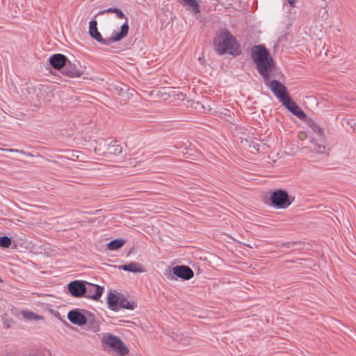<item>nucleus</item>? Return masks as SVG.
I'll list each match as a JSON object with an SVG mask.
<instances>
[{"instance_id":"f257e3e1","label":"nucleus","mask_w":356,"mask_h":356,"mask_svg":"<svg viewBox=\"0 0 356 356\" xmlns=\"http://www.w3.org/2000/svg\"><path fill=\"white\" fill-rule=\"evenodd\" d=\"M251 56L259 74L275 96L281 103L288 99L290 96L286 86L278 80L270 81V74L275 70V63L266 47L263 44L253 46Z\"/></svg>"},{"instance_id":"1a4fd4ad","label":"nucleus","mask_w":356,"mask_h":356,"mask_svg":"<svg viewBox=\"0 0 356 356\" xmlns=\"http://www.w3.org/2000/svg\"><path fill=\"white\" fill-rule=\"evenodd\" d=\"M284 105L293 115H296L300 120L306 118L307 115L301 109V108L297 105V104L289 97L285 99L282 103Z\"/></svg>"},{"instance_id":"2eb2a0df","label":"nucleus","mask_w":356,"mask_h":356,"mask_svg":"<svg viewBox=\"0 0 356 356\" xmlns=\"http://www.w3.org/2000/svg\"><path fill=\"white\" fill-rule=\"evenodd\" d=\"M108 307L113 311L117 312L119 309L120 298L110 291L107 296Z\"/></svg>"},{"instance_id":"5701e85b","label":"nucleus","mask_w":356,"mask_h":356,"mask_svg":"<svg viewBox=\"0 0 356 356\" xmlns=\"http://www.w3.org/2000/svg\"><path fill=\"white\" fill-rule=\"evenodd\" d=\"M12 240L7 236H0V247L3 248H8L10 246Z\"/></svg>"},{"instance_id":"a878e982","label":"nucleus","mask_w":356,"mask_h":356,"mask_svg":"<svg viewBox=\"0 0 356 356\" xmlns=\"http://www.w3.org/2000/svg\"><path fill=\"white\" fill-rule=\"evenodd\" d=\"M291 7H295L296 0H286Z\"/></svg>"},{"instance_id":"a211bd4d","label":"nucleus","mask_w":356,"mask_h":356,"mask_svg":"<svg viewBox=\"0 0 356 356\" xmlns=\"http://www.w3.org/2000/svg\"><path fill=\"white\" fill-rule=\"evenodd\" d=\"M113 13V14L116 15L117 18L118 19H124L125 18L126 20L127 19V17H125V15L123 13V12L117 8L111 7L107 9L100 10L98 13V15H104L105 13Z\"/></svg>"},{"instance_id":"f03ea898","label":"nucleus","mask_w":356,"mask_h":356,"mask_svg":"<svg viewBox=\"0 0 356 356\" xmlns=\"http://www.w3.org/2000/svg\"><path fill=\"white\" fill-rule=\"evenodd\" d=\"M216 51L219 55L240 54L239 44L236 39L226 29H222L213 40Z\"/></svg>"},{"instance_id":"f8f14e48","label":"nucleus","mask_w":356,"mask_h":356,"mask_svg":"<svg viewBox=\"0 0 356 356\" xmlns=\"http://www.w3.org/2000/svg\"><path fill=\"white\" fill-rule=\"evenodd\" d=\"M68 58L63 54H55L49 58L51 66L55 70H60L66 65Z\"/></svg>"},{"instance_id":"f3484780","label":"nucleus","mask_w":356,"mask_h":356,"mask_svg":"<svg viewBox=\"0 0 356 356\" xmlns=\"http://www.w3.org/2000/svg\"><path fill=\"white\" fill-rule=\"evenodd\" d=\"M108 150L110 154L118 156L122 152V147L117 141L113 140L108 145Z\"/></svg>"},{"instance_id":"423d86ee","label":"nucleus","mask_w":356,"mask_h":356,"mask_svg":"<svg viewBox=\"0 0 356 356\" xmlns=\"http://www.w3.org/2000/svg\"><path fill=\"white\" fill-rule=\"evenodd\" d=\"M86 312L83 310L84 313H83L78 309L70 310L67 314V318L74 325L78 326L84 325L87 323Z\"/></svg>"},{"instance_id":"cd10ccee","label":"nucleus","mask_w":356,"mask_h":356,"mask_svg":"<svg viewBox=\"0 0 356 356\" xmlns=\"http://www.w3.org/2000/svg\"><path fill=\"white\" fill-rule=\"evenodd\" d=\"M3 282V280L1 277H0V283H2Z\"/></svg>"},{"instance_id":"4468645a","label":"nucleus","mask_w":356,"mask_h":356,"mask_svg":"<svg viewBox=\"0 0 356 356\" xmlns=\"http://www.w3.org/2000/svg\"><path fill=\"white\" fill-rule=\"evenodd\" d=\"M89 34L91 38L104 45L106 38H103L101 33L98 31L97 22L95 19H92L89 22Z\"/></svg>"},{"instance_id":"bb28decb","label":"nucleus","mask_w":356,"mask_h":356,"mask_svg":"<svg viewBox=\"0 0 356 356\" xmlns=\"http://www.w3.org/2000/svg\"><path fill=\"white\" fill-rule=\"evenodd\" d=\"M318 131L319 132V134H321L322 132V129L321 128H318Z\"/></svg>"},{"instance_id":"ddd939ff","label":"nucleus","mask_w":356,"mask_h":356,"mask_svg":"<svg viewBox=\"0 0 356 356\" xmlns=\"http://www.w3.org/2000/svg\"><path fill=\"white\" fill-rule=\"evenodd\" d=\"M86 319L87 323L86 325H87V330L88 331H91L94 333L99 331L100 321L96 318L94 314L86 312Z\"/></svg>"},{"instance_id":"412c9836","label":"nucleus","mask_w":356,"mask_h":356,"mask_svg":"<svg viewBox=\"0 0 356 356\" xmlns=\"http://www.w3.org/2000/svg\"><path fill=\"white\" fill-rule=\"evenodd\" d=\"M186 6L192 9L195 14L200 12V6L196 0H181Z\"/></svg>"},{"instance_id":"dca6fc26","label":"nucleus","mask_w":356,"mask_h":356,"mask_svg":"<svg viewBox=\"0 0 356 356\" xmlns=\"http://www.w3.org/2000/svg\"><path fill=\"white\" fill-rule=\"evenodd\" d=\"M120 269L130 273H140L144 272L141 265L136 262H130L127 264L122 265L119 267Z\"/></svg>"},{"instance_id":"0eeeda50","label":"nucleus","mask_w":356,"mask_h":356,"mask_svg":"<svg viewBox=\"0 0 356 356\" xmlns=\"http://www.w3.org/2000/svg\"><path fill=\"white\" fill-rule=\"evenodd\" d=\"M104 291V287L87 282L86 293L83 297L94 300H98L102 297Z\"/></svg>"},{"instance_id":"7ed1b4c3","label":"nucleus","mask_w":356,"mask_h":356,"mask_svg":"<svg viewBox=\"0 0 356 356\" xmlns=\"http://www.w3.org/2000/svg\"><path fill=\"white\" fill-rule=\"evenodd\" d=\"M102 343L104 346L108 347L121 356H124L129 353V349L123 341L118 337L111 333H107L102 337Z\"/></svg>"},{"instance_id":"6e6552de","label":"nucleus","mask_w":356,"mask_h":356,"mask_svg":"<svg viewBox=\"0 0 356 356\" xmlns=\"http://www.w3.org/2000/svg\"><path fill=\"white\" fill-rule=\"evenodd\" d=\"M129 31L128 19L120 26V31H113L111 37L106 38L104 45H109L113 42H118L125 38Z\"/></svg>"},{"instance_id":"20e7f679","label":"nucleus","mask_w":356,"mask_h":356,"mask_svg":"<svg viewBox=\"0 0 356 356\" xmlns=\"http://www.w3.org/2000/svg\"><path fill=\"white\" fill-rule=\"evenodd\" d=\"M294 198L290 197L286 191L278 189L272 193L270 204L275 209H285L291 204Z\"/></svg>"},{"instance_id":"9d476101","label":"nucleus","mask_w":356,"mask_h":356,"mask_svg":"<svg viewBox=\"0 0 356 356\" xmlns=\"http://www.w3.org/2000/svg\"><path fill=\"white\" fill-rule=\"evenodd\" d=\"M63 74L69 78L80 77L83 74L79 65L72 63L68 60L64 66Z\"/></svg>"},{"instance_id":"aec40b11","label":"nucleus","mask_w":356,"mask_h":356,"mask_svg":"<svg viewBox=\"0 0 356 356\" xmlns=\"http://www.w3.org/2000/svg\"><path fill=\"white\" fill-rule=\"evenodd\" d=\"M121 308L134 310L136 307V304L133 300H128L127 298L122 297L120 298V305Z\"/></svg>"},{"instance_id":"9b49d317","label":"nucleus","mask_w":356,"mask_h":356,"mask_svg":"<svg viewBox=\"0 0 356 356\" xmlns=\"http://www.w3.org/2000/svg\"><path fill=\"white\" fill-rule=\"evenodd\" d=\"M172 273L184 280H189L194 276L193 270L187 266H177L172 268Z\"/></svg>"},{"instance_id":"393cba45","label":"nucleus","mask_w":356,"mask_h":356,"mask_svg":"<svg viewBox=\"0 0 356 356\" xmlns=\"http://www.w3.org/2000/svg\"><path fill=\"white\" fill-rule=\"evenodd\" d=\"M8 151L10 152H17L21 154H26L25 152L23 150H21V149H8Z\"/></svg>"},{"instance_id":"4be33fe9","label":"nucleus","mask_w":356,"mask_h":356,"mask_svg":"<svg viewBox=\"0 0 356 356\" xmlns=\"http://www.w3.org/2000/svg\"><path fill=\"white\" fill-rule=\"evenodd\" d=\"M22 316L26 320H42L44 318L42 316L38 315L34 312L29 311H24Z\"/></svg>"},{"instance_id":"b1692460","label":"nucleus","mask_w":356,"mask_h":356,"mask_svg":"<svg viewBox=\"0 0 356 356\" xmlns=\"http://www.w3.org/2000/svg\"><path fill=\"white\" fill-rule=\"evenodd\" d=\"M315 149L319 153H321V154L327 153L326 147L324 145H318L316 147Z\"/></svg>"},{"instance_id":"6ab92c4d","label":"nucleus","mask_w":356,"mask_h":356,"mask_svg":"<svg viewBox=\"0 0 356 356\" xmlns=\"http://www.w3.org/2000/svg\"><path fill=\"white\" fill-rule=\"evenodd\" d=\"M126 241L122 238H116L108 242L106 245L107 248L110 250H116L122 247Z\"/></svg>"},{"instance_id":"39448f33","label":"nucleus","mask_w":356,"mask_h":356,"mask_svg":"<svg viewBox=\"0 0 356 356\" xmlns=\"http://www.w3.org/2000/svg\"><path fill=\"white\" fill-rule=\"evenodd\" d=\"M86 281L74 280L68 284V290L70 294L75 298L83 297L86 290Z\"/></svg>"}]
</instances>
